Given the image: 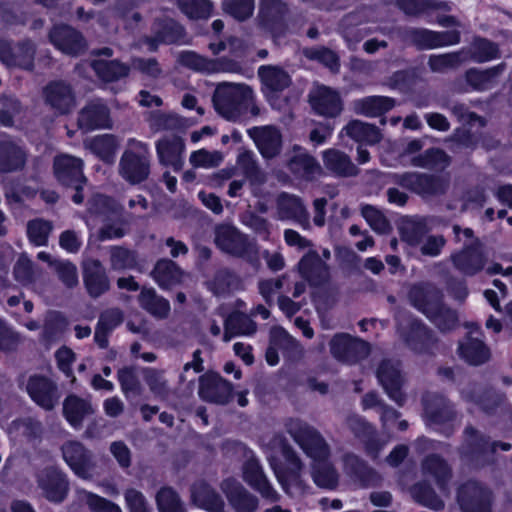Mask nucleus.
Masks as SVG:
<instances>
[{"label": "nucleus", "instance_id": "nucleus-1", "mask_svg": "<svg viewBox=\"0 0 512 512\" xmlns=\"http://www.w3.org/2000/svg\"><path fill=\"white\" fill-rule=\"evenodd\" d=\"M408 298L413 307L424 314L441 332L458 326L457 312L446 306L441 291L432 284H416L411 287Z\"/></svg>", "mask_w": 512, "mask_h": 512}, {"label": "nucleus", "instance_id": "nucleus-2", "mask_svg": "<svg viewBox=\"0 0 512 512\" xmlns=\"http://www.w3.org/2000/svg\"><path fill=\"white\" fill-rule=\"evenodd\" d=\"M452 232L454 242L462 244V247L449 257L454 268L465 276H474L481 272L488 261L485 245L469 227L463 228L454 224Z\"/></svg>", "mask_w": 512, "mask_h": 512}, {"label": "nucleus", "instance_id": "nucleus-3", "mask_svg": "<svg viewBox=\"0 0 512 512\" xmlns=\"http://www.w3.org/2000/svg\"><path fill=\"white\" fill-rule=\"evenodd\" d=\"M254 100L253 90L243 83L222 82L214 91L212 102L219 115L237 120Z\"/></svg>", "mask_w": 512, "mask_h": 512}, {"label": "nucleus", "instance_id": "nucleus-4", "mask_svg": "<svg viewBox=\"0 0 512 512\" xmlns=\"http://www.w3.org/2000/svg\"><path fill=\"white\" fill-rule=\"evenodd\" d=\"M394 184L411 191L422 199L443 196L450 187V177L426 172L407 171L391 175Z\"/></svg>", "mask_w": 512, "mask_h": 512}, {"label": "nucleus", "instance_id": "nucleus-5", "mask_svg": "<svg viewBox=\"0 0 512 512\" xmlns=\"http://www.w3.org/2000/svg\"><path fill=\"white\" fill-rule=\"evenodd\" d=\"M285 428L295 443L313 462L329 460L332 454L331 446L314 426L300 420L289 419Z\"/></svg>", "mask_w": 512, "mask_h": 512}, {"label": "nucleus", "instance_id": "nucleus-6", "mask_svg": "<svg viewBox=\"0 0 512 512\" xmlns=\"http://www.w3.org/2000/svg\"><path fill=\"white\" fill-rule=\"evenodd\" d=\"M215 243L225 253L243 258L254 266L259 264V247L256 241L234 226H218L215 230Z\"/></svg>", "mask_w": 512, "mask_h": 512}, {"label": "nucleus", "instance_id": "nucleus-7", "mask_svg": "<svg viewBox=\"0 0 512 512\" xmlns=\"http://www.w3.org/2000/svg\"><path fill=\"white\" fill-rule=\"evenodd\" d=\"M43 103L56 116L71 114L77 107V96L73 86L65 80L48 82L41 92Z\"/></svg>", "mask_w": 512, "mask_h": 512}, {"label": "nucleus", "instance_id": "nucleus-8", "mask_svg": "<svg viewBox=\"0 0 512 512\" xmlns=\"http://www.w3.org/2000/svg\"><path fill=\"white\" fill-rule=\"evenodd\" d=\"M61 452L66 464L79 478L91 480L97 474L95 455L81 442L66 441L61 447Z\"/></svg>", "mask_w": 512, "mask_h": 512}, {"label": "nucleus", "instance_id": "nucleus-9", "mask_svg": "<svg viewBox=\"0 0 512 512\" xmlns=\"http://www.w3.org/2000/svg\"><path fill=\"white\" fill-rule=\"evenodd\" d=\"M457 503L462 512H492L493 494L483 483L468 480L457 489Z\"/></svg>", "mask_w": 512, "mask_h": 512}, {"label": "nucleus", "instance_id": "nucleus-10", "mask_svg": "<svg viewBox=\"0 0 512 512\" xmlns=\"http://www.w3.org/2000/svg\"><path fill=\"white\" fill-rule=\"evenodd\" d=\"M465 439L462 445V453L475 461L477 464L484 465L490 461V456L495 453L499 447L503 451H509L511 444L508 442H490L489 438L480 434L473 427H467L464 431Z\"/></svg>", "mask_w": 512, "mask_h": 512}, {"label": "nucleus", "instance_id": "nucleus-11", "mask_svg": "<svg viewBox=\"0 0 512 512\" xmlns=\"http://www.w3.org/2000/svg\"><path fill=\"white\" fill-rule=\"evenodd\" d=\"M406 313L398 312L396 321L398 331L410 349L417 353H429L436 345L433 332L421 321L412 320L408 328L405 327Z\"/></svg>", "mask_w": 512, "mask_h": 512}, {"label": "nucleus", "instance_id": "nucleus-12", "mask_svg": "<svg viewBox=\"0 0 512 512\" xmlns=\"http://www.w3.org/2000/svg\"><path fill=\"white\" fill-rule=\"evenodd\" d=\"M329 349L336 360L348 364L365 359L370 352L367 342L347 333L335 334L329 342Z\"/></svg>", "mask_w": 512, "mask_h": 512}, {"label": "nucleus", "instance_id": "nucleus-13", "mask_svg": "<svg viewBox=\"0 0 512 512\" xmlns=\"http://www.w3.org/2000/svg\"><path fill=\"white\" fill-rule=\"evenodd\" d=\"M466 337L458 344L459 356L470 365L478 366L490 359L489 347L482 339V330L477 323H467Z\"/></svg>", "mask_w": 512, "mask_h": 512}, {"label": "nucleus", "instance_id": "nucleus-14", "mask_svg": "<svg viewBox=\"0 0 512 512\" xmlns=\"http://www.w3.org/2000/svg\"><path fill=\"white\" fill-rule=\"evenodd\" d=\"M275 218L279 221H293L303 230L310 231V214L304 201L297 195L282 192L276 199Z\"/></svg>", "mask_w": 512, "mask_h": 512}, {"label": "nucleus", "instance_id": "nucleus-15", "mask_svg": "<svg viewBox=\"0 0 512 512\" xmlns=\"http://www.w3.org/2000/svg\"><path fill=\"white\" fill-rule=\"evenodd\" d=\"M402 37L419 49H434L454 45L460 41L458 31L436 32L425 28H405Z\"/></svg>", "mask_w": 512, "mask_h": 512}, {"label": "nucleus", "instance_id": "nucleus-16", "mask_svg": "<svg viewBox=\"0 0 512 512\" xmlns=\"http://www.w3.org/2000/svg\"><path fill=\"white\" fill-rule=\"evenodd\" d=\"M119 176L130 185H139L148 180L151 172V154H135L124 151L118 163Z\"/></svg>", "mask_w": 512, "mask_h": 512}, {"label": "nucleus", "instance_id": "nucleus-17", "mask_svg": "<svg viewBox=\"0 0 512 512\" xmlns=\"http://www.w3.org/2000/svg\"><path fill=\"white\" fill-rule=\"evenodd\" d=\"M77 126L84 132L111 129L113 121L110 108L102 99L87 102L78 112Z\"/></svg>", "mask_w": 512, "mask_h": 512}, {"label": "nucleus", "instance_id": "nucleus-18", "mask_svg": "<svg viewBox=\"0 0 512 512\" xmlns=\"http://www.w3.org/2000/svg\"><path fill=\"white\" fill-rule=\"evenodd\" d=\"M35 56V45L30 40L12 43L0 40V61L8 68L31 70Z\"/></svg>", "mask_w": 512, "mask_h": 512}, {"label": "nucleus", "instance_id": "nucleus-19", "mask_svg": "<svg viewBox=\"0 0 512 512\" xmlns=\"http://www.w3.org/2000/svg\"><path fill=\"white\" fill-rule=\"evenodd\" d=\"M376 376L388 397L402 406L405 403L406 396L402 392L404 376L400 363L393 360H383L377 369Z\"/></svg>", "mask_w": 512, "mask_h": 512}, {"label": "nucleus", "instance_id": "nucleus-20", "mask_svg": "<svg viewBox=\"0 0 512 512\" xmlns=\"http://www.w3.org/2000/svg\"><path fill=\"white\" fill-rule=\"evenodd\" d=\"M220 489L233 512H256L259 498L245 488L240 482L228 478L221 482Z\"/></svg>", "mask_w": 512, "mask_h": 512}, {"label": "nucleus", "instance_id": "nucleus-21", "mask_svg": "<svg viewBox=\"0 0 512 512\" xmlns=\"http://www.w3.org/2000/svg\"><path fill=\"white\" fill-rule=\"evenodd\" d=\"M247 133L265 160H271L280 155L283 137L279 128L273 125L255 126L248 129Z\"/></svg>", "mask_w": 512, "mask_h": 512}, {"label": "nucleus", "instance_id": "nucleus-22", "mask_svg": "<svg viewBox=\"0 0 512 512\" xmlns=\"http://www.w3.org/2000/svg\"><path fill=\"white\" fill-rule=\"evenodd\" d=\"M25 390L30 398L45 410H52L60 398L57 384L40 374L29 376Z\"/></svg>", "mask_w": 512, "mask_h": 512}, {"label": "nucleus", "instance_id": "nucleus-23", "mask_svg": "<svg viewBox=\"0 0 512 512\" xmlns=\"http://www.w3.org/2000/svg\"><path fill=\"white\" fill-rule=\"evenodd\" d=\"M49 38L57 49L67 55L76 56L86 49V42L81 33L68 25L54 26Z\"/></svg>", "mask_w": 512, "mask_h": 512}, {"label": "nucleus", "instance_id": "nucleus-24", "mask_svg": "<svg viewBox=\"0 0 512 512\" xmlns=\"http://www.w3.org/2000/svg\"><path fill=\"white\" fill-rule=\"evenodd\" d=\"M198 394L205 401L223 405L231 399L232 386L218 375L205 374L199 378Z\"/></svg>", "mask_w": 512, "mask_h": 512}, {"label": "nucleus", "instance_id": "nucleus-25", "mask_svg": "<svg viewBox=\"0 0 512 512\" xmlns=\"http://www.w3.org/2000/svg\"><path fill=\"white\" fill-rule=\"evenodd\" d=\"M243 479L250 487L258 491L263 498L271 502L279 500L278 493L271 486L259 461L254 457L249 458L244 463Z\"/></svg>", "mask_w": 512, "mask_h": 512}, {"label": "nucleus", "instance_id": "nucleus-26", "mask_svg": "<svg viewBox=\"0 0 512 512\" xmlns=\"http://www.w3.org/2000/svg\"><path fill=\"white\" fill-rule=\"evenodd\" d=\"M83 160L81 158L62 154L54 159V173L60 183L65 186L77 185L80 181H86L83 174Z\"/></svg>", "mask_w": 512, "mask_h": 512}, {"label": "nucleus", "instance_id": "nucleus-27", "mask_svg": "<svg viewBox=\"0 0 512 512\" xmlns=\"http://www.w3.org/2000/svg\"><path fill=\"white\" fill-rule=\"evenodd\" d=\"M424 414L430 424L440 425L454 420L453 405L437 393H427L423 397Z\"/></svg>", "mask_w": 512, "mask_h": 512}, {"label": "nucleus", "instance_id": "nucleus-28", "mask_svg": "<svg viewBox=\"0 0 512 512\" xmlns=\"http://www.w3.org/2000/svg\"><path fill=\"white\" fill-rule=\"evenodd\" d=\"M309 101L313 110L324 117L334 118L342 111L339 94L326 86H320L312 91Z\"/></svg>", "mask_w": 512, "mask_h": 512}, {"label": "nucleus", "instance_id": "nucleus-29", "mask_svg": "<svg viewBox=\"0 0 512 512\" xmlns=\"http://www.w3.org/2000/svg\"><path fill=\"white\" fill-rule=\"evenodd\" d=\"M83 281L88 294L93 298L101 296L110 287L106 270L97 259H87L83 262Z\"/></svg>", "mask_w": 512, "mask_h": 512}, {"label": "nucleus", "instance_id": "nucleus-30", "mask_svg": "<svg viewBox=\"0 0 512 512\" xmlns=\"http://www.w3.org/2000/svg\"><path fill=\"white\" fill-rule=\"evenodd\" d=\"M185 142L178 136H165L156 142V152L159 162L171 166L175 171L182 169L184 161L182 154Z\"/></svg>", "mask_w": 512, "mask_h": 512}, {"label": "nucleus", "instance_id": "nucleus-31", "mask_svg": "<svg viewBox=\"0 0 512 512\" xmlns=\"http://www.w3.org/2000/svg\"><path fill=\"white\" fill-rule=\"evenodd\" d=\"M152 279L162 289H172L184 282L187 273L173 260L159 259L150 273Z\"/></svg>", "mask_w": 512, "mask_h": 512}, {"label": "nucleus", "instance_id": "nucleus-32", "mask_svg": "<svg viewBox=\"0 0 512 512\" xmlns=\"http://www.w3.org/2000/svg\"><path fill=\"white\" fill-rule=\"evenodd\" d=\"M301 276L312 286L324 284L329 277L328 266L315 250H309L299 261Z\"/></svg>", "mask_w": 512, "mask_h": 512}, {"label": "nucleus", "instance_id": "nucleus-33", "mask_svg": "<svg viewBox=\"0 0 512 512\" xmlns=\"http://www.w3.org/2000/svg\"><path fill=\"white\" fill-rule=\"evenodd\" d=\"M39 486L45 497L52 502H62L68 493L69 483L66 475L54 468L46 469L39 478Z\"/></svg>", "mask_w": 512, "mask_h": 512}, {"label": "nucleus", "instance_id": "nucleus-34", "mask_svg": "<svg viewBox=\"0 0 512 512\" xmlns=\"http://www.w3.org/2000/svg\"><path fill=\"white\" fill-rule=\"evenodd\" d=\"M421 470L425 477L431 478L438 488L446 492L452 479V468L448 462L438 454H430L421 462Z\"/></svg>", "mask_w": 512, "mask_h": 512}, {"label": "nucleus", "instance_id": "nucleus-35", "mask_svg": "<svg viewBox=\"0 0 512 512\" xmlns=\"http://www.w3.org/2000/svg\"><path fill=\"white\" fill-rule=\"evenodd\" d=\"M346 425L355 437L365 444L367 453L373 458H376L382 448V444L377 438L374 427L358 415L348 416Z\"/></svg>", "mask_w": 512, "mask_h": 512}, {"label": "nucleus", "instance_id": "nucleus-36", "mask_svg": "<svg viewBox=\"0 0 512 512\" xmlns=\"http://www.w3.org/2000/svg\"><path fill=\"white\" fill-rule=\"evenodd\" d=\"M153 36L147 38L151 51L157 49L160 43L171 44L181 40L183 28L171 18L157 19L152 26Z\"/></svg>", "mask_w": 512, "mask_h": 512}, {"label": "nucleus", "instance_id": "nucleus-37", "mask_svg": "<svg viewBox=\"0 0 512 512\" xmlns=\"http://www.w3.org/2000/svg\"><path fill=\"white\" fill-rule=\"evenodd\" d=\"M287 167L296 177L306 180L312 179L321 171V167L316 159L308 154L305 149L297 145L293 147Z\"/></svg>", "mask_w": 512, "mask_h": 512}, {"label": "nucleus", "instance_id": "nucleus-38", "mask_svg": "<svg viewBox=\"0 0 512 512\" xmlns=\"http://www.w3.org/2000/svg\"><path fill=\"white\" fill-rule=\"evenodd\" d=\"M26 160L27 153L17 142L11 139L0 141V172L10 173L22 170Z\"/></svg>", "mask_w": 512, "mask_h": 512}, {"label": "nucleus", "instance_id": "nucleus-39", "mask_svg": "<svg viewBox=\"0 0 512 512\" xmlns=\"http://www.w3.org/2000/svg\"><path fill=\"white\" fill-rule=\"evenodd\" d=\"M237 165L248 180L253 195L258 196L260 187L267 181V174L259 166L255 154L250 150L241 152L237 157Z\"/></svg>", "mask_w": 512, "mask_h": 512}, {"label": "nucleus", "instance_id": "nucleus-40", "mask_svg": "<svg viewBox=\"0 0 512 512\" xmlns=\"http://www.w3.org/2000/svg\"><path fill=\"white\" fill-rule=\"evenodd\" d=\"M192 503L207 512H226L222 496L210 485L198 483L191 490Z\"/></svg>", "mask_w": 512, "mask_h": 512}, {"label": "nucleus", "instance_id": "nucleus-41", "mask_svg": "<svg viewBox=\"0 0 512 512\" xmlns=\"http://www.w3.org/2000/svg\"><path fill=\"white\" fill-rule=\"evenodd\" d=\"M324 167L331 173L341 177H352L359 173L356 165L343 151L328 149L322 155Z\"/></svg>", "mask_w": 512, "mask_h": 512}, {"label": "nucleus", "instance_id": "nucleus-42", "mask_svg": "<svg viewBox=\"0 0 512 512\" xmlns=\"http://www.w3.org/2000/svg\"><path fill=\"white\" fill-rule=\"evenodd\" d=\"M396 101L387 96H367L353 101V110L356 114L366 117H378L394 108Z\"/></svg>", "mask_w": 512, "mask_h": 512}, {"label": "nucleus", "instance_id": "nucleus-43", "mask_svg": "<svg viewBox=\"0 0 512 512\" xmlns=\"http://www.w3.org/2000/svg\"><path fill=\"white\" fill-rule=\"evenodd\" d=\"M282 454L286 460L288 467L284 472L276 473L282 488L288 492L290 484H300V476L304 468V464L297 452L289 445H283Z\"/></svg>", "mask_w": 512, "mask_h": 512}, {"label": "nucleus", "instance_id": "nucleus-44", "mask_svg": "<svg viewBox=\"0 0 512 512\" xmlns=\"http://www.w3.org/2000/svg\"><path fill=\"white\" fill-rule=\"evenodd\" d=\"M271 343H274L288 360L297 362L305 355L301 343L283 328H275L271 332Z\"/></svg>", "mask_w": 512, "mask_h": 512}, {"label": "nucleus", "instance_id": "nucleus-45", "mask_svg": "<svg viewBox=\"0 0 512 512\" xmlns=\"http://www.w3.org/2000/svg\"><path fill=\"white\" fill-rule=\"evenodd\" d=\"M63 413L66 420L77 428L82 425L86 417L94 413V409L89 400L69 395L63 402Z\"/></svg>", "mask_w": 512, "mask_h": 512}, {"label": "nucleus", "instance_id": "nucleus-46", "mask_svg": "<svg viewBox=\"0 0 512 512\" xmlns=\"http://www.w3.org/2000/svg\"><path fill=\"white\" fill-rule=\"evenodd\" d=\"M287 13V5L281 0H262L258 17L262 26L274 30L282 25Z\"/></svg>", "mask_w": 512, "mask_h": 512}, {"label": "nucleus", "instance_id": "nucleus-47", "mask_svg": "<svg viewBox=\"0 0 512 512\" xmlns=\"http://www.w3.org/2000/svg\"><path fill=\"white\" fill-rule=\"evenodd\" d=\"M258 76L264 88L270 92H281L291 84L290 75L279 66H260Z\"/></svg>", "mask_w": 512, "mask_h": 512}, {"label": "nucleus", "instance_id": "nucleus-48", "mask_svg": "<svg viewBox=\"0 0 512 512\" xmlns=\"http://www.w3.org/2000/svg\"><path fill=\"white\" fill-rule=\"evenodd\" d=\"M138 302L142 309L156 318L164 319L170 313L169 301L158 295L154 288H142Z\"/></svg>", "mask_w": 512, "mask_h": 512}, {"label": "nucleus", "instance_id": "nucleus-49", "mask_svg": "<svg viewBox=\"0 0 512 512\" xmlns=\"http://www.w3.org/2000/svg\"><path fill=\"white\" fill-rule=\"evenodd\" d=\"M505 69V63H500L499 65L485 70L471 68L466 72V81L475 90L485 91L494 86L495 79L501 75Z\"/></svg>", "mask_w": 512, "mask_h": 512}, {"label": "nucleus", "instance_id": "nucleus-50", "mask_svg": "<svg viewBox=\"0 0 512 512\" xmlns=\"http://www.w3.org/2000/svg\"><path fill=\"white\" fill-rule=\"evenodd\" d=\"M429 218L414 216L403 221L400 232L403 241L410 246H418L429 232Z\"/></svg>", "mask_w": 512, "mask_h": 512}, {"label": "nucleus", "instance_id": "nucleus-51", "mask_svg": "<svg viewBox=\"0 0 512 512\" xmlns=\"http://www.w3.org/2000/svg\"><path fill=\"white\" fill-rule=\"evenodd\" d=\"M343 131L347 136L359 143L374 145L381 140V133L375 125L360 120L350 121L343 128Z\"/></svg>", "mask_w": 512, "mask_h": 512}, {"label": "nucleus", "instance_id": "nucleus-52", "mask_svg": "<svg viewBox=\"0 0 512 512\" xmlns=\"http://www.w3.org/2000/svg\"><path fill=\"white\" fill-rule=\"evenodd\" d=\"M450 163L451 157L439 148H429L411 160L413 166L428 170H444Z\"/></svg>", "mask_w": 512, "mask_h": 512}, {"label": "nucleus", "instance_id": "nucleus-53", "mask_svg": "<svg viewBox=\"0 0 512 512\" xmlns=\"http://www.w3.org/2000/svg\"><path fill=\"white\" fill-rule=\"evenodd\" d=\"M256 323L246 314L233 313L225 321L223 340L229 342L235 335H252L256 332Z\"/></svg>", "mask_w": 512, "mask_h": 512}, {"label": "nucleus", "instance_id": "nucleus-54", "mask_svg": "<svg viewBox=\"0 0 512 512\" xmlns=\"http://www.w3.org/2000/svg\"><path fill=\"white\" fill-rule=\"evenodd\" d=\"M118 140L112 134H102L84 141V147L104 161L110 160L117 148Z\"/></svg>", "mask_w": 512, "mask_h": 512}, {"label": "nucleus", "instance_id": "nucleus-55", "mask_svg": "<svg viewBox=\"0 0 512 512\" xmlns=\"http://www.w3.org/2000/svg\"><path fill=\"white\" fill-rule=\"evenodd\" d=\"M91 66L97 76L104 82H114L126 77L129 67L118 60H94Z\"/></svg>", "mask_w": 512, "mask_h": 512}, {"label": "nucleus", "instance_id": "nucleus-56", "mask_svg": "<svg viewBox=\"0 0 512 512\" xmlns=\"http://www.w3.org/2000/svg\"><path fill=\"white\" fill-rule=\"evenodd\" d=\"M109 259L111 269L116 271L140 269L137 253L123 246L110 247Z\"/></svg>", "mask_w": 512, "mask_h": 512}, {"label": "nucleus", "instance_id": "nucleus-57", "mask_svg": "<svg viewBox=\"0 0 512 512\" xmlns=\"http://www.w3.org/2000/svg\"><path fill=\"white\" fill-rule=\"evenodd\" d=\"M312 478L318 487L332 490L338 485L339 474L334 465L329 460H325L314 462Z\"/></svg>", "mask_w": 512, "mask_h": 512}, {"label": "nucleus", "instance_id": "nucleus-58", "mask_svg": "<svg viewBox=\"0 0 512 512\" xmlns=\"http://www.w3.org/2000/svg\"><path fill=\"white\" fill-rule=\"evenodd\" d=\"M39 274L38 268L27 254H20L13 267L15 280L22 285H30L36 281Z\"/></svg>", "mask_w": 512, "mask_h": 512}, {"label": "nucleus", "instance_id": "nucleus-59", "mask_svg": "<svg viewBox=\"0 0 512 512\" xmlns=\"http://www.w3.org/2000/svg\"><path fill=\"white\" fill-rule=\"evenodd\" d=\"M67 326V322L65 318L58 312H49L47 313L43 331L42 338L47 344H51L60 339L62 334L64 333Z\"/></svg>", "mask_w": 512, "mask_h": 512}, {"label": "nucleus", "instance_id": "nucleus-60", "mask_svg": "<svg viewBox=\"0 0 512 512\" xmlns=\"http://www.w3.org/2000/svg\"><path fill=\"white\" fill-rule=\"evenodd\" d=\"M412 495L417 502L430 509L441 510L444 508V502L427 483L421 482L414 485Z\"/></svg>", "mask_w": 512, "mask_h": 512}, {"label": "nucleus", "instance_id": "nucleus-61", "mask_svg": "<svg viewBox=\"0 0 512 512\" xmlns=\"http://www.w3.org/2000/svg\"><path fill=\"white\" fill-rule=\"evenodd\" d=\"M147 121L154 132L175 130L182 125V119L178 115L162 111L150 112Z\"/></svg>", "mask_w": 512, "mask_h": 512}, {"label": "nucleus", "instance_id": "nucleus-62", "mask_svg": "<svg viewBox=\"0 0 512 512\" xmlns=\"http://www.w3.org/2000/svg\"><path fill=\"white\" fill-rule=\"evenodd\" d=\"M156 503L159 512H185L179 495L171 487H163L158 491Z\"/></svg>", "mask_w": 512, "mask_h": 512}, {"label": "nucleus", "instance_id": "nucleus-63", "mask_svg": "<svg viewBox=\"0 0 512 512\" xmlns=\"http://www.w3.org/2000/svg\"><path fill=\"white\" fill-rule=\"evenodd\" d=\"M53 229L52 222L44 219H34L27 224V234L35 246L47 245L49 235Z\"/></svg>", "mask_w": 512, "mask_h": 512}, {"label": "nucleus", "instance_id": "nucleus-64", "mask_svg": "<svg viewBox=\"0 0 512 512\" xmlns=\"http://www.w3.org/2000/svg\"><path fill=\"white\" fill-rule=\"evenodd\" d=\"M144 379L150 391L160 399H167L170 394V387L162 371L147 368L144 372Z\"/></svg>", "mask_w": 512, "mask_h": 512}]
</instances>
